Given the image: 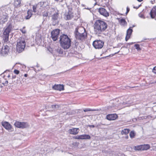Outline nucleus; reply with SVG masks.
Here are the masks:
<instances>
[{"mask_svg":"<svg viewBox=\"0 0 156 156\" xmlns=\"http://www.w3.org/2000/svg\"><path fill=\"white\" fill-rule=\"evenodd\" d=\"M108 24L105 22L100 20H97L94 24V31L96 34H100L107 28Z\"/></svg>","mask_w":156,"mask_h":156,"instance_id":"1","label":"nucleus"},{"mask_svg":"<svg viewBox=\"0 0 156 156\" xmlns=\"http://www.w3.org/2000/svg\"><path fill=\"white\" fill-rule=\"evenodd\" d=\"M61 46L65 49L69 48L71 45V40L66 35L63 34L59 37Z\"/></svg>","mask_w":156,"mask_h":156,"instance_id":"2","label":"nucleus"},{"mask_svg":"<svg viewBox=\"0 0 156 156\" xmlns=\"http://www.w3.org/2000/svg\"><path fill=\"white\" fill-rule=\"evenodd\" d=\"M12 25L11 23H8L6 28L5 29L3 33V38L5 41L7 42L8 40L9 33L12 29Z\"/></svg>","mask_w":156,"mask_h":156,"instance_id":"3","label":"nucleus"},{"mask_svg":"<svg viewBox=\"0 0 156 156\" xmlns=\"http://www.w3.org/2000/svg\"><path fill=\"white\" fill-rule=\"evenodd\" d=\"M26 43L23 40H19L16 45V50L19 53L22 51L25 48Z\"/></svg>","mask_w":156,"mask_h":156,"instance_id":"4","label":"nucleus"},{"mask_svg":"<svg viewBox=\"0 0 156 156\" xmlns=\"http://www.w3.org/2000/svg\"><path fill=\"white\" fill-rule=\"evenodd\" d=\"M60 30L56 29L53 30L51 33V37L54 41H56L58 39L59 34Z\"/></svg>","mask_w":156,"mask_h":156,"instance_id":"5","label":"nucleus"},{"mask_svg":"<svg viewBox=\"0 0 156 156\" xmlns=\"http://www.w3.org/2000/svg\"><path fill=\"white\" fill-rule=\"evenodd\" d=\"M104 42L100 40H95L93 43L94 47L96 49H101L102 48Z\"/></svg>","mask_w":156,"mask_h":156,"instance_id":"6","label":"nucleus"},{"mask_svg":"<svg viewBox=\"0 0 156 156\" xmlns=\"http://www.w3.org/2000/svg\"><path fill=\"white\" fill-rule=\"evenodd\" d=\"M15 126L18 128H24L29 127V125L27 122H16L14 124Z\"/></svg>","mask_w":156,"mask_h":156,"instance_id":"7","label":"nucleus"},{"mask_svg":"<svg viewBox=\"0 0 156 156\" xmlns=\"http://www.w3.org/2000/svg\"><path fill=\"white\" fill-rule=\"evenodd\" d=\"M43 4V2H41L38 3L37 4L34 5L33 7V11L36 12L37 10L38 12H41L43 10L41 5Z\"/></svg>","mask_w":156,"mask_h":156,"instance_id":"8","label":"nucleus"},{"mask_svg":"<svg viewBox=\"0 0 156 156\" xmlns=\"http://www.w3.org/2000/svg\"><path fill=\"white\" fill-rule=\"evenodd\" d=\"M75 34L76 38L80 41L84 40L87 37V33H84L82 34L75 33Z\"/></svg>","mask_w":156,"mask_h":156,"instance_id":"9","label":"nucleus"},{"mask_svg":"<svg viewBox=\"0 0 156 156\" xmlns=\"http://www.w3.org/2000/svg\"><path fill=\"white\" fill-rule=\"evenodd\" d=\"M58 13H55L52 16L51 21L53 25L55 26L58 24Z\"/></svg>","mask_w":156,"mask_h":156,"instance_id":"10","label":"nucleus"},{"mask_svg":"<svg viewBox=\"0 0 156 156\" xmlns=\"http://www.w3.org/2000/svg\"><path fill=\"white\" fill-rule=\"evenodd\" d=\"M9 48L7 45H5L2 48L1 51V54L2 55H6L9 52Z\"/></svg>","mask_w":156,"mask_h":156,"instance_id":"11","label":"nucleus"},{"mask_svg":"<svg viewBox=\"0 0 156 156\" xmlns=\"http://www.w3.org/2000/svg\"><path fill=\"white\" fill-rule=\"evenodd\" d=\"M75 33L82 34H84V33H87V32L83 27H80L76 29Z\"/></svg>","mask_w":156,"mask_h":156,"instance_id":"12","label":"nucleus"},{"mask_svg":"<svg viewBox=\"0 0 156 156\" xmlns=\"http://www.w3.org/2000/svg\"><path fill=\"white\" fill-rule=\"evenodd\" d=\"M98 11L101 15L105 17H107L109 16L108 12L105 9L103 8H100L98 10Z\"/></svg>","mask_w":156,"mask_h":156,"instance_id":"13","label":"nucleus"},{"mask_svg":"<svg viewBox=\"0 0 156 156\" xmlns=\"http://www.w3.org/2000/svg\"><path fill=\"white\" fill-rule=\"evenodd\" d=\"M118 117L117 115L115 114H111L107 115L106 116L107 119L109 120H113L116 119Z\"/></svg>","mask_w":156,"mask_h":156,"instance_id":"14","label":"nucleus"},{"mask_svg":"<svg viewBox=\"0 0 156 156\" xmlns=\"http://www.w3.org/2000/svg\"><path fill=\"white\" fill-rule=\"evenodd\" d=\"M52 88L55 90L61 91L64 90V86L63 85L55 84L53 86Z\"/></svg>","mask_w":156,"mask_h":156,"instance_id":"15","label":"nucleus"},{"mask_svg":"<svg viewBox=\"0 0 156 156\" xmlns=\"http://www.w3.org/2000/svg\"><path fill=\"white\" fill-rule=\"evenodd\" d=\"M79 130L78 128H73L69 129V133L71 134L76 135L78 133Z\"/></svg>","mask_w":156,"mask_h":156,"instance_id":"16","label":"nucleus"},{"mask_svg":"<svg viewBox=\"0 0 156 156\" xmlns=\"http://www.w3.org/2000/svg\"><path fill=\"white\" fill-rule=\"evenodd\" d=\"M2 126L6 129L9 130L11 128V125L9 122H6L2 123Z\"/></svg>","mask_w":156,"mask_h":156,"instance_id":"17","label":"nucleus"},{"mask_svg":"<svg viewBox=\"0 0 156 156\" xmlns=\"http://www.w3.org/2000/svg\"><path fill=\"white\" fill-rule=\"evenodd\" d=\"M132 32L133 30L129 28L127 30L126 32V36L125 39L126 41H127V40L130 38Z\"/></svg>","mask_w":156,"mask_h":156,"instance_id":"18","label":"nucleus"},{"mask_svg":"<svg viewBox=\"0 0 156 156\" xmlns=\"http://www.w3.org/2000/svg\"><path fill=\"white\" fill-rule=\"evenodd\" d=\"M150 15L152 18H156V6L153 8L150 12Z\"/></svg>","mask_w":156,"mask_h":156,"instance_id":"19","label":"nucleus"},{"mask_svg":"<svg viewBox=\"0 0 156 156\" xmlns=\"http://www.w3.org/2000/svg\"><path fill=\"white\" fill-rule=\"evenodd\" d=\"M8 17L5 15H3L0 17V22L2 23H4L7 21Z\"/></svg>","mask_w":156,"mask_h":156,"instance_id":"20","label":"nucleus"},{"mask_svg":"<svg viewBox=\"0 0 156 156\" xmlns=\"http://www.w3.org/2000/svg\"><path fill=\"white\" fill-rule=\"evenodd\" d=\"M21 0H14V4L15 7H18L21 5Z\"/></svg>","mask_w":156,"mask_h":156,"instance_id":"21","label":"nucleus"},{"mask_svg":"<svg viewBox=\"0 0 156 156\" xmlns=\"http://www.w3.org/2000/svg\"><path fill=\"white\" fill-rule=\"evenodd\" d=\"M73 17V15L71 12H69L65 16V18L66 20H70Z\"/></svg>","mask_w":156,"mask_h":156,"instance_id":"22","label":"nucleus"},{"mask_svg":"<svg viewBox=\"0 0 156 156\" xmlns=\"http://www.w3.org/2000/svg\"><path fill=\"white\" fill-rule=\"evenodd\" d=\"M81 135V140L83 139H90V136L88 135L84 134Z\"/></svg>","mask_w":156,"mask_h":156,"instance_id":"23","label":"nucleus"},{"mask_svg":"<svg viewBox=\"0 0 156 156\" xmlns=\"http://www.w3.org/2000/svg\"><path fill=\"white\" fill-rule=\"evenodd\" d=\"M129 131L130 130L129 129H125L122 131L121 133L122 135L125 134L126 135L129 133Z\"/></svg>","mask_w":156,"mask_h":156,"instance_id":"24","label":"nucleus"},{"mask_svg":"<svg viewBox=\"0 0 156 156\" xmlns=\"http://www.w3.org/2000/svg\"><path fill=\"white\" fill-rule=\"evenodd\" d=\"M120 24L122 26H125L127 24V23L125 20L123 19H122L119 20Z\"/></svg>","mask_w":156,"mask_h":156,"instance_id":"25","label":"nucleus"},{"mask_svg":"<svg viewBox=\"0 0 156 156\" xmlns=\"http://www.w3.org/2000/svg\"><path fill=\"white\" fill-rule=\"evenodd\" d=\"M142 150H146L149 149L150 148V146L149 144H144L142 145Z\"/></svg>","mask_w":156,"mask_h":156,"instance_id":"26","label":"nucleus"},{"mask_svg":"<svg viewBox=\"0 0 156 156\" xmlns=\"http://www.w3.org/2000/svg\"><path fill=\"white\" fill-rule=\"evenodd\" d=\"M32 15V11L31 10H28L27 11V15L26 17V19H29Z\"/></svg>","mask_w":156,"mask_h":156,"instance_id":"27","label":"nucleus"},{"mask_svg":"<svg viewBox=\"0 0 156 156\" xmlns=\"http://www.w3.org/2000/svg\"><path fill=\"white\" fill-rule=\"evenodd\" d=\"M41 7H42L43 9H45L48 8L47 7H48V3L47 2H43V4H42V5H41Z\"/></svg>","mask_w":156,"mask_h":156,"instance_id":"28","label":"nucleus"},{"mask_svg":"<svg viewBox=\"0 0 156 156\" xmlns=\"http://www.w3.org/2000/svg\"><path fill=\"white\" fill-rule=\"evenodd\" d=\"M134 149L136 150H140L142 151V145H140L139 146H135L134 147Z\"/></svg>","mask_w":156,"mask_h":156,"instance_id":"29","label":"nucleus"},{"mask_svg":"<svg viewBox=\"0 0 156 156\" xmlns=\"http://www.w3.org/2000/svg\"><path fill=\"white\" fill-rule=\"evenodd\" d=\"M129 136L130 138H134L135 136V133L133 131H131L129 134Z\"/></svg>","mask_w":156,"mask_h":156,"instance_id":"30","label":"nucleus"},{"mask_svg":"<svg viewBox=\"0 0 156 156\" xmlns=\"http://www.w3.org/2000/svg\"><path fill=\"white\" fill-rule=\"evenodd\" d=\"M60 107V105H51V108L52 109H57Z\"/></svg>","mask_w":156,"mask_h":156,"instance_id":"31","label":"nucleus"},{"mask_svg":"<svg viewBox=\"0 0 156 156\" xmlns=\"http://www.w3.org/2000/svg\"><path fill=\"white\" fill-rule=\"evenodd\" d=\"M134 46L135 47L136 49L138 51H139L141 50L139 44H135Z\"/></svg>","mask_w":156,"mask_h":156,"instance_id":"32","label":"nucleus"},{"mask_svg":"<svg viewBox=\"0 0 156 156\" xmlns=\"http://www.w3.org/2000/svg\"><path fill=\"white\" fill-rule=\"evenodd\" d=\"M25 27H23V28L20 29V30L23 34H25L26 32V31L25 29Z\"/></svg>","mask_w":156,"mask_h":156,"instance_id":"33","label":"nucleus"},{"mask_svg":"<svg viewBox=\"0 0 156 156\" xmlns=\"http://www.w3.org/2000/svg\"><path fill=\"white\" fill-rule=\"evenodd\" d=\"M57 51H58V52L59 54H62L63 53V50L60 48L58 49Z\"/></svg>","mask_w":156,"mask_h":156,"instance_id":"34","label":"nucleus"},{"mask_svg":"<svg viewBox=\"0 0 156 156\" xmlns=\"http://www.w3.org/2000/svg\"><path fill=\"white\" fill-rule=\"evenodd\" d=\"M74 138L76 139H81V135H79L75 136Z\"/></svg>","mask_w":156,"mask_h":156,"instance_id":"35","label":"nucleus"},{"mask_svg":"<svg viewBox=\"0 0 156 156\" xmlns=\"http://www.w3.org/2000/svg\"><path fill=\"white\" fill-rule=\"evenodd\" d=\"M14 73L16 74H18L19 73V71L18 70H17L16 69H15L14 71Z\"/></svg>","mask_w":156,"mask_h":156,"instance_id":"36","label":"nucleus"},{"mask_svg":"<svg viewBox=\"0 0 156 156\" xmlns=\"http://www.w3.org/2000/svg\"><path fill=\"white\" fill-rule=\"evenodd\" d=\"M152 72L156 74V66H155L153 68Z\"/></svg>","mask_w":156,"mask_h":156,"instance_id":"37","label":"nucleus"},{"mask_svg":"<svg viewBox=\"0 0 156 156\" xmlns=\"http://www.w3.org/2000/svg\"><path fill=\"white\" fill-rule=\"evenodd\" d=\"M139 16L140 17L142 18H143L144 19H145V17L142 14H139Z\"/></svg>","mask_w":156,"mask_h":156,"instance_id":"38","label":"nucleus"},{"mask_svg":"<svg viewBox=\"0 0 156 156\" xmlns=\"http://www.w3.org/2000/svg\"><path fill=\"white\" fill-rule=\"evenodd\" d=\"M91 109H85L83 110V111L84 112H88V111H91Z\"/></svg>","mask_w":156,"mask_h":156,"instance_id":"39","label":"nucleus"},{"mask_svg":"<svg viewBox=\"0 0 156 156\" xmlns=\"http://www.w3.org/2000/svg\"><path fill=\"white\" fill-rule=\"evenodd\" d=\"M129 11V8L128 7H127V8H126V14H127V13Z\"/></svg>","mask_w":156,"mask_h":156,"instance_id":"40","label":"nucleus"},{"mask_svg":"<svg viewBox=\"0 0 156 156\" xmlns=\"http://www.w3.org/2000/svg\"><path fill=\"white\" fill-rule=\"evenodd\" d=\"M88 126L90 128H94L95 127L94 125H89Z\"/></svg>","mask_w":156,"mask_h":156,"instance_id":"41","label":"nucleus"},{"mask_svg":"<svg viewBox=\"0 0 156 156\" xmlns=\"http://www.w3.org/2000/svg\"><path fill=\"white\" fill-rule=\"evenodd\" d=\"M57 2H62L63 1V0H55Z\"/></svg>","mask_w":156,"mask_h":156,"instance_id":"42","label":"nucleus"},{"mask_svg":"<svg viewBox=\"0 0 156 156\" xmlns=\"http://www.w3.org/2000/svg\"><path fill=\"white\" fill-rule=\"evenodd\" d=\"M12 77L13 79H15L16 78V76L15 75H13L12 76Z\"/></svg>","mask_w":156,"mask_h":156,"instance_id":"43","label":"nucleus"},{"mask_svg":"<svg viewBox=\"0 0 156 156\" xmlns=\"http://www.w3.org/2000/svg\"><path fill=\"white\" fill-rule=\"evenodd\" d=\"M129 136L128 135H126L125 137V139H127L128 138Z\"/></svg>","mask_w":156,"mask_h":156,"instance_id":"44","label":"nucleus"},{"mask_svg":"<svg viewBox=\"0 0 156 156\" xmlns=\"http://www.w3.org/2000/svg\"><path fill=\"white\" fill-rule=\"evenodd\" d=\"M91 111H97L96 109H91Z\"/></svg>","mask_w":156,"mask_h":156,"instance_id":"45","label":"nucleus"},{"mask_svg":"<svg viewBox=\"0 0 156 156\" xmlns=\"http://www.w3.org/2000/svg\"><path fill=\"white\" fill-rule=\"evenodd\" d=\"M27 76H28V75H27V74H24V76H25V77H27Z\"/></svg>","mask_w":156,"mask_h":156,"instance_id":"46","label":"nucleus"},{"mask_svg":"<svg viewBox=\"0 0 156 156\" xmlns=\"http://www.w3.org/2000/svg\"><path fill=\"white\" fill-rule=\"evenodd\" d=\"M8 81H7V80H6V81H5V83H6V84H8Z\"/></svg>","mask_w":156,"mask_h":156,"instance_id":"47","label":"nucleus"},{"mask_svg":"<svg viewBox=\"0 0 156 156\" xmlns=\"http://www.w3.org/2000/svg\"><path fill=\"white\" fill-rule=\"evenodd\" d=\"M140 6V5H139L137 7H133L134 8H136V9H138L139 7Z\"/></svg>","mask_w":156,"mask_h":156,"instance_id":"48","label":"nucleus"},{"mask_svg":"<svg viewBox=\"0 0 156 156\" xmlns=\"http://www.w3.org/2000/svg\"><path fill=\"white\" fill-rule=\"evenodd\" d=\"M139 2H140L142 1L143 0H137Z\"/></svg>","mask_w":156,"mask_h":156,"instance_id":"49","label":"nucleus"},{"mask_svg":"<svg viewBox=\"0 0 156 156\" xmlns=\"http://www.w3.org/2000/svg\"><path fill=\"white\" fill-rule=\"evenodd\" d=\"M10 77V75H9L8 76V77Z\"/></svg>","mask_w":156,"mask_h":156,"instance_id":"50","label":"nucleus"},{"mask_svg":"<svg viewBox=\"0 0 156 156\" xmlns=\"http://www.w3.org/2000/svg\"><path fill=\"white\" fill-rule=\"evenodd\" d=\"M118 52H117V53H118ZM117 53H115V54H116Z\"/></svg>","mask_w":156,"mask_h":156,"instance_id":"51","label":"nucleus"},{"mask_svg":"<svg viewBox=\"0 0 156 156\" xmlns=\"http://www.w3.org/2000/svg\"><path fill=\"white\" fill-rule=\"evenodd\" d=\"M155 20H156V19H155Z\"/></svg>","mask_w":156,"mask_h":156,"instance_id":"52","label":"nucleus"}]
</instances>
